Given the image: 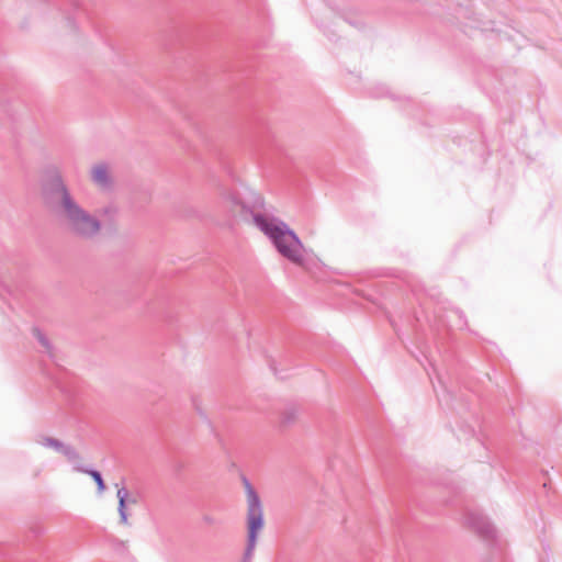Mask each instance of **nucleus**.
Wrapping results in <instances>:
<instances>
[{
    "label": "nucleus",
    "mask_w": 562,
    "mask_h": 562,
    "mask_svg": "<svg viewBox=\"0 0 562 562\" xmlns=\"http://www.w3.org/2000/svg\"><path fill=\"white\" fill-rule=\"evenodd\" d=\"M467 525L485 539H492L495 535L493 525L485 516L479 513H469Z\"/></svg>",
    "instance_id": "obj_5"
},
{
    "label": "nucleus",
    "mask_w": 562,
    "mask_h": 562,
    "mask_svg": "<svg viewBox=\"0 0 562 562\" xmlns=\"http://www.w3.org/2000/svg\"><path fill=\"white\" fill-rule=\"evenodd\" d=\"M75 471L89 474L95 482L99 493H103L105 491V484H104L102 475L99 471L92 470V469H87L81 465H76Z\"/></svg>",
    "instance_id": "obj_8"
},
{
    "label": "nucleus",
    "mask_w": 562,
    "mask_h": 562,
    "mask_svg": "<svg viewBox=\"0 0 562 562\" xmlns=\"http://www.w3.org/2000/svg\"><path fill=\"white\" fill-rule=\"evenodd\" d=\"M202 521H203L205 525H207V526H213V525H215V524H216L215 518H214L212 515H207V514H205V515H203V516H202Z\"/></svg>",
    "instance_id": "obj_12"
},
{
    "label": "nucleus",
    "mask_w": 562,
    "mask_h": 562,
    "mask_svg": "<svg viewBox=\"0 0 562 562\" xmlns=\"http://www.w3.org/2000/svg\"><path fill=\"white\" fill-rule=\"evenodd\" d=\"M136 498L135 497H131L128 494H127V504H136Z\"/></svg>",
    "instance_id": "obj_13"
},
{
    "label": "nucleus",
    "mask_w": 562,
    "mask_h": 562,
    "mask_svg": "<svg viewBox=\"0 0 562 562\" xmlns=\"http://www.w3.org/2000/svg\"><path fill=\"white\" fill-rule=\"evenodd\" d=\"M37 442L45 447V448H52L57 452L61 451V448H64V442L52 437H41L37 439Z\"/></svg>",
    "instance_id": "obj_9"
},
{
    "label": "nucleus",
    "mask_w": 562,
    "mask_h": 562,
    "mask_svg": "<svg viewBox=\"0 0 562 562\" xmlns=\"http://www.w3.org/2000/svg\"><path fill=\"white\" fill-rule=\"evenodd\" d=\"M243 481L247 496L248 527L247 546L244 552L243 562H250L257 543V535L263 528V510L260 498L250 482L246 477H244Z\"/></svg>",
    "instance_id": "obj_4"
},
{
    "label": "nucleus",
    "mask_w": 562,
    "mask_h": 562,
    "mask_svg": "<svg viewBox=\"0 0 562 562\" xmlns=\"http://www.w3.org/2000/svg\"><path fill=\"white\" fill-rule=\"evenodd\" d=\"M60 453L64 454L69 462L74 463V468L78 465L77 462L80 460V454L72 446L64 443Z\"/></svg>",
    "instance_id": "obj_10"
},
{
    "label": "nucleus",
    "mask_w": 562,
    "mask_h": 562,
    "mask_svg": "<svg viewBox=\"0 0 562 562\" xmlns=\"http://www.w3.org/2000/svg\"><path fill=\"white\" fill-rule=\"evenodd\" d=\"M91 180L101 189H109L111 187V176L104 162L97 164L91 168Z\"/></svg>",
    "instance_id": "obj_6"
},
{
    "label": "nucleus",
    "mask_w": 562,
    "mask_h": 562,
    "mask_svg": "<svg viewBox=\"0 0 562 562\" xmlns=\"http://www.w3.org/2000/svg\"><path fill=\"white\" fill-rule=\"evenodd\" d=\"M255 226L271 241L282 257L295 265L304 262L303 243L284 221L265 212V214L256 215Z\"/></svg>",
    "instance_id": "obj_2"
},
{
    "label": "nucleus",
    "mask_w": 562,
    "mask_h": 562,
    "mask_svg": "<svg viewBox=\"0 0 562 562\" xmlns=\"http://www.w3.org/2000/svg\"><path fill=\"white\" fill-rule=\"evenodd\" d=\"M33 334L37 341L41 344V346L44 348V350L52 356V345L48 338L44 335V333H42L38 328H34Z\"/></svg>",
    "instance_id": "obj_11"
},
{
    "label": "nucleus",
    "mask_w": 562,
    "mask_h": 562,
    "mask_svg": "<svg viewBox=\"0 0 562 562\" xmlns=\"http://www.w3.org/2000/svg\"><path fill=\"white\" fill-rule=\"evenodd\" d=\"M116 497L119 499L117 512L120 515V521L123 525H127V512H126L127 490L125 487L119 488L116 492Z\"/></svg>",
    "instance_id": "obj_7"
},
{
    "label": "nucleus",
    "mask_w": 562,
    "mask_h": 562,
    "mask_svg": "<svg viewBox=\"0 0 562 562\" xmlns=\"http://www.w3.org/2000/svg\"><path fill=\"white\" fill-rule=\"evenodd\" d=\"M218 207L235 216L239 215L244 221L251 220L255 226L257 214H265V200L258 192L244 188L222 187L218 190Z\"/></svg>",
    "instance_id": "obj_3"
},
{
    "label": "nucleus",
    "mask_w": 562,
    "mask_h": 562,
    "mask_svg": "<svg viewBox=\"0 0 562 562\" xmlns=\"http://www.w3.org/2000/svg\"><path fill=\"white\" fill-rule=\"evenodd\" d=\"M53 193L58 199L59 213L70 233L86 239L99 234L100 221L76 202L59 176L53 180Z\"/></svg>",
    "instance_id": "obj_1"
}]
</instances>
